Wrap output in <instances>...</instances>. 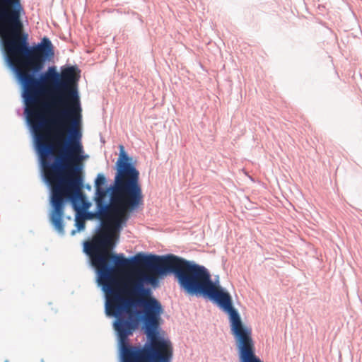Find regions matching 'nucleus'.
Returning a JSON list of instances; mask_svg holds the SVG:
<instances>
[{"label":"nucleus","instance_id":"5","mask_svg":"<svg viewBox=\"0 0 362 362\" xmlns=\"http://www.w3.org/2000/svg\"><path fill=\"white\" fill-rule=\"evenodd\" d=\"M157 265L156 275L173 274L180 289L189 296L203 298L214 281L204 266L173 254L160 255Z\"/></svg>","mask_w":362,"mask_h":362},{"label":"nucleus","instance_id":"1","mask_svg":"<svg viewBox=\"0 0 362 362\" xmlns=\"http://www.w3.org/2000/svg\"><path fill=\"white\" fill-rule=\"evenodd\" d=\"M23 25L0 33V47L4 62L21 87L24 115L28 128L42 119L46 124L62 125L81 114L78 88L80 76L76 66H55L43 71L46 62L54 55V47L47 37L30 46Z\"/></svg>","mask_w":362,"mask_h":362},{"label":"nucleus","instance_id":"15","mask_svg":"<svg viewBox=\"0 0 362 362\" xmlns=\"http://www.w3.org/2000/svg\"><path fill=\"white\" fill-rule=\"evenodd\" d=\"M5 362H8V360H6Z\"/></svg>","mask_w":362,"mask_h":362},{"label":"nucleus","instance_id":"11","mask_svg":"<svg viewBox=\"0 0 362 362\" xmlns=\"http://www.w3.org/2000/svg\"><path fill=\"white\" fill-rule=\"evenodd\" d=\"M159 278L150 275L145 272L138 273L136 279L132 283V292L134 295L138 296L135 299H147L155 298L153 296L152 288H156L159 285Z\"/></svg>","mask_w":362,"mask_h":362},{"label":"nucleus","instance_id":"14","mask_svg":"<svg viewBox=\"0 0 362 362\" xmlns=\"http://www.w3.org/2000/svg\"><path fill=\"white\" fill-rule=\"evenodd\" d=\"M83 187H85L88 191L91 190V186L89 184H86L85 186L83 185Z\"/></svg>","mask_w":362,"mask_h":362},{"label":"nucleus","instance_id":"12","mask_svg":"<svg viewBox=\"0 0 362 362\" xmlns=\"http://www.w3.org/2000/svg\"><path fill=\"white\" fill-rule=\"evenodd\" d=\"M75 226L76 229H74L71 232V235H74L77 232H81L85 228V220L83 218H78L76 216L75 218Z\"/></svg>","mask_w":362,"mask_h":362},{"label":"nucleus","instance_id":"9","mask_svg":"<svg viewBox=\"0 0 362 362\" xmlns=\"http://www.w3.org/2000/svg\"><path fill=\"white\" fill-rule=\"evenodd\" d=\"M25 14L21 0H0V33L23 25Z\"/></svg>","mask_w":362,"mask_h":362},{"label":"nucleus","instance_id":"4","mask_svg":"<svg viewBox=\"0 0 362 362\" xmlns=\"http://www.w3.org/2000/svg\"><path fill=\"white\" fill-rule=\"evenodd\" d=\"M117 233L93 237L83 243V252L88 257L91 267L96 275L98 286L104 293L105 302L115 299L117 295L124 294L122 282L116 278L119 268L129 265L143 266L156 273L160 255L138 252L126 257L123 253H112L117 242Z\"/></svg>","mask_w":362,"mask_h":362},{"label":"nucleus","instance_id":"6","mask_svg":"<svg viewBox=\"0 0 362 362\" xmlns=\"http://www.w3.org/2000/svg\"><path fill=\"white\" fill-rule=\"evenodd\" d=\"M203 298L216 305L228 315L230 332L235 339L239 362H262L255 354L251 329L243 323L238 310L233 305L230 294L220 285L218 277Z\"/></svg>","mask_w":362,"mask_h":362},{"label":"nucleus","instance_id":"3","mask_svg":"<svg viewBox=\"0 0 362 362\" xmlns=\"http://www.w3.org/2000/svg\"><path fill=\"white\" fill-rule=\"evenodd\" d=\"M163 312L156 298L134 299L122 294L105 302V313L114 318L117 344L126 346L125 354L156 362H172L173 344L160 333Z\"/></svg>","mask_w":362,"mask_h":362},{"label":"nucleus","instance_id":"10","mask_svg":"<svg viewBox=\"0 0 362 362\" xmlns=\"http://www.w3.org/2000/svg\"><path fill=\"white\" fill-rule=\"evenodd\" d=\"M84 220H93L97 219L98 223L94 229V232L97 234L94 237H101L104 235H112L117 233V237L119 236V233L114 228L113 223V214L104 209L100 210L95 206V211H87L85 212L83 217Z\"/></svg>","mask_w":362,"mask_h":362},{"label":"nucleus","instance_id":"8","mask_svg":"<svg viewBox=\"0 0 362 362\" xmlns=\"http://www.w3.org/2000/svg\"><path fill=\"white\" fill-rule=\"evenodd\" d=\"M129 198H120L115 190V182L112 185L105 188L95 189L94 202L100 210H107L113 214L114 228L120 233L123 228L127 226L129 214L139 208L132 209Z\"/></svg>","mask_w":362,"mask_h":362},{"label":"nucleus","instance_id":"7","mask_svg":"<svg viewBox=\"0 0 362 362\" xmlns=\"http://www.w3.org/2000/svg\"><path fill=\"white\" fill-rule=\"evenodd\" d=\"M119 148V154L115 165V190L120 198H129L132 209L139 208L144 202L139 171L136 168V161L124 147L120 145Z\"/></svg>","mask_w":362,"mask_h":362},{"label":"nucleus","instance_id":"13","mask_svg":"<svg viewBox=\"0 0 362 362\" xmlns=\"http://www.w3.org/2000/svg\"><path fill=\"white\" fill-rule=\"evenodd\" d=\"M107 179L103 173H98L95 180V187L98 188H103V186L106 185Z\"/></svg>","mask_w":362,"mask_h":362},{"label":"nucleus","instance_id":"2","mask_svg":"<svg viewBox=\"0 0 362 362\" xmlns=\"http://www.w3.org/2000/svg\"><path fill=\"white\" fill-rule=\"evenodd\" d=\"M81 118V114L71 118L68 137L65 139L62 130L67 122L60 125L46 124L42 119L29 128L42 169V181L50 189L49 221L60 235L64 234V208L67 203L76 211L90 206L81 192L83 177L76 175L83 168L79 162L88 157L83 155Z\"/></svg>","mask_w":362,"mask_h":362}]
</instances>
